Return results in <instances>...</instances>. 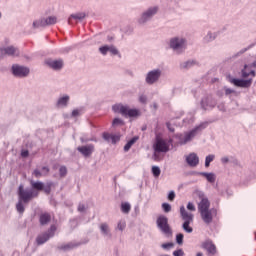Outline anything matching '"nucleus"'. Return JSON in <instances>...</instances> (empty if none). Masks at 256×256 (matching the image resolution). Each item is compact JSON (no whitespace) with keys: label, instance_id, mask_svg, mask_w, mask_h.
<instances>
[{"label":"nucleus","instance_id":"62","mask_svg":"<svg viewBox=\"0 0 256 256\" xmlns=\"http://www.w3.org/2000/svg\"><path fill=\"white\" fill-rule=\"evenodd\" d=\"M1 16H2V15H1V12H0V19H1Z\"/></svg>","mask_w":256,"mask_h":256},{"label":"nucleus","instance_id":"19","mask_svg":"<svg viewBox=\"0 0 256 256\" xmlns=\"http://www.w3.org/2000/svg\"><path fill=\"white\" fill-rule=\"evenodd\" d=\"M102 137H103L104 141H107L108 143H109V141H111V143L113 145H115L116 143H119V141H121L120 135L110 134L109 132H104L102 134Z\"/></svg>","mask_w":256,"mask_h":256},{"label":"nucleus","instance_id":"24","mask_svg":"<svg viewBox=\"0 0 256 256\" xmlns=\"http://www.w3.org/2000/svg\"><path fill=\"white\" fill-rule=\"evenodd\" d=\"M75 247H79V244L69 242L67 244H62V245L58 246V249L60 251H71V249H75Z\"/></svg>","mask_w":256,"mask_h":256},{"label":"nucleus","instance_id":"22","mask_svg":"<svg viewBox=\"0 0 256 256\" xmlns=\"http://www.w3.org/2000/svg\"><path fill=\"white\" fill-rule=\"evenodd\" d=\"M4 49H5L6 56L8 55V57H19L21 53L19 51V48L15 46H7Z\"/></svg>","mask_w":256,"mask_h":256},{"label":"nucleus","instance_id":"47","mask_svg":"<svg viewBox=\"0 0 256 256\" xmlns=\"http://www.w3.org/2000/svg\"><path fill=\"white\" fill-rule=\"evenodd\" d=\"M168 200L169 201H175V191H170L168 194Z\"/></svg>","mask_w":256,"mask_h":256},{"label":"nucleus","instance_id":"42","mask_svg":"<svg viewBox=\"0 0 256 256\" xmlns=\"http://www.w3.org/2000/svg\"><path fill=\"white\" fill-rule=\"evenodd\" d=\"M125 227H126L125 221H120V222H118V224H117V229H118L119 231H124V230H125Z\"/></svg>","mask_w":256,"mask_h":256},{"label":"nucleus","instance_id":"59","mask_svg":"<svg viewBox=\"0 0 256 256\" xmlns=\"http://www.w3.org/2000/svg\"><path fill=\"white\" fill-rule=\"evenodd\" d=\"M196 256H203V253L198 252V253L196 254Z\"/></svg>","mask_w":256,"mask_h":256},{"label":"nucleus","instance_id":"13","mask_svg":"<svg viewBox=\"0 0 256 256\" xmlns=\"http://www.w3.org/2000/svg\"><path fill=\"white\" fill-rule=\"evenodd\" d=\"M57 23V17L49 16L48 18H43L38 21L33 22L34 29H39V27H47V25H55Z\"/></svg>","mask_w":256,"mask_h":256},{"label":"nucleus","instance_id":"31","mask_svg":"<svg viewBox=\"0 0 256 256\" xmlns=\"http://www.w3.org/2000/svg\"><path fill=\"white\" fill-rule=\"evenodd\" d=\"M84 113H85V108L81 107V108L74 109L71 115L72 117H79V115H83Z\"/></svg>","mask_w":256,"mask_h":256},{"label":"nucleus","instance_id":"15","mask_svg":"<svg viewBox=\"0 0 256 256\" xmlns=\"http://www.w3.org/2000/svg\"><path fill=\"white\" fill-rule=\"evenodd\" d=\"M29 68L19 65L12 66V73L14 77H27L29 75Z\"/></svg>","mask_w":256,"mask_h":256},{"label":"nucleus","instance_id":"17","mask_svg":"<svg viewBox=\"0 0 256 256\" xmlns=\"http://www.w3.org/2000/svg\"><path fill=\"white\" fill-rule=\"evenodd\" d=\"M77 151H79V153H81L84 157H91L95 151V145L88 144L86 146H80L77 148Z\"/></svg>","mask_w":256,"mask_h":256},{"label":"nucleus","instance_id":"16","mask_svg":"<svg viewBox=\"0 0 256 256\" xmlns=\"http://www.w3.org/2000/svg\"><path fill=\"white\" fill-rule=\"evenodd\" d=\"M202 249H205L207 251V254L209 256H214L217 254V246L213 244V241L206 240L202 243Z\"/></svg>","mask_w":256,"mask_h":256},{"label":"nucleus","instance_id":"29","mask_svg":"<svg viewBox=\"0 0 256 256\" xmlns=\"http://www.w3.org/2000/svg\"><path fill=\"white\" fill-rule=\"evenodd\" d=\"M250 71H251V66L245 64L244 68L240 72V75H241L242 79H247V77L250 76Z\"/></svg>","mask_w":256,"mask_h":256},{"label":"nucleus","instance_id":"61","mask_svg":"<svg viewBox=\"0 0 256 256\" xmlns=\"http://www.w3.org/2000/svg\"><path fill=\"white\" fill-rule=\"evenodd\" d=\"M169 130L172 131V132L174 131L172 128H169Z\"/></svg>","mask_w":256,"mask_h":256},{"label":"nucleus","instance_id":"10","mask_svg":"<svg viewBox=\"0 0 256 256\" xmlns=\"http://www.w3.org/2000/svg\"><path fill=\"white\" fill-rule=\"evenodd\" d=\"M159 11V7L154 6L148 8L146 11H144L141 15V17L138 20V23L143 24L147 23V21H151L155 15H157V12Z\"/></svg>","mask_w":256,"mask_h":256},{"label":"nucleus","instance_id":"2","mask_svg":"<svg viewBox=\"0 0 256 256\" xmlns=\"http://www.w3.org/2000/svg\"><path fill=\"white\" fill-rule=\"evenodd\" d=\"M209 207H211V202H209V199L207 198H202L200 203H198V211L205 225H211V223H213V219L217 217V209H210Z\"/></svg>","mask_w":256,"mask_h":256},{"label":"nucleus","instance_id":"21","mask_svg":"<svg viewBox=\"0 0 256 256\" xmlns=\"http://www.w3.org/2000/svg\"><path fill=\"white\" fill-rule=\"evenodd\" d=\"M46 65L51 69H54V71H59L63 69V60H48Z\"/></svg>","mask_w":256,"mask_h":256},{"label":"nucleus","instance_id":"56","mask_svg":"<svg viewBox=\"0 0 256 256\" xmlns=\"http://www.w3.org/2000/svg\"><path fill=\"white\" fill-rule=\"evenodd\" d=\"M219 111H225V104L218 105Z\"/></svg>","mask_w":256,"mask_h":256},{"label":"nucleus","instance_id":"25","mask_svg":"<svg viewBox=\"0 0 256 256\" xmlns=\"http://www.w3.org/2000/svg\"><path fill=\"white\" fill-rule=\"evenodd\" d=\"M198 175H201V177H205L207 179L208 183H214L215 182V174L209 173V172H198Z\"/></svg>","mask_w":256,"mask_h":256},{"label":"nucleus","instance_id":"54","mask_svg":"<svg viewBox=\"0 0 256 256\" xmlns=\"http://www.w3.org/2000/svg\"><path fill=\"white\" fill-rule=\"evenodd\" d=\"M21 156L22 157H29V151H27V150L22 151Z\"/></svg>","mask_w":256,"mask_h":256},{"label":"nucleus","instance_id":"36","mask_svg":"<svg viewBox=\"0 0 256 256\" xmlns=\"http://www.w3.org/2000/svg\"><path fill=\"white\" fill-rule=\"evenodd\" d=\"M162 209H163L164 213H171V204L162 203Z\"/></svg>","mask_w":256,"mask_h":256},{"label":"nucleus","instance_id":"20","mask_svg":"<svg viewBox=\"0 0 256 256\" xmlns=\"http://www.w3.org/2000/svg\"><path fill=\"white\" fill-rule=\"evenodd\" d=\"M100 233L103 235V237H107L108 239H111L113 237V234H111V228L109 227V224L107 223H101L99 226Z\"/></svg>","mask_w":256,"mask_h":256},{"label":"nucleus","instance_id":"9","mask_svg":"<svg viewBox=\"0 0 256 256\" xmlns=\"http://www.w3.org/2000/svg\"><path fill=\"white\" fill-rule=\"evenodd\" d=\"M228 81L232 83V85H235V87H241L242 89H249V87L253 85V78L245 80L228 76Z\"/></svg>","mask_w":256,"mask_h":256},{"label":"nucleus","instance_id":"26","mask_svg":"<svg viewBox=\"0 0 256 256\" xmlns=\"http://www.w3.org/2000/svg\"><path fill=\"white\" fill-rule=\"evenodd\" d=\"M40 225H47L51 221V214L45 212L42 213L39 217Z\"/></svg>","mask_w":256,"mask_h":256},{"label":"nucleus","instance_id":"7","mask_svg":"<svg viewBox=\"0 0 256 256\" xmlns=\"http://www.w3.org/2000/svg\"><path fill=\"white\" fill-rule=\"evenodd\" d=\"M156 224L158 229L164 233V235H171L173 232L171 231V226H169V218L165 215H160L157 220Z\"/></svg>","mask_w":256,"mask_h":256},{"label":"nucleus","instance_id":"34","mask_svg":"<svg viewBox=\"0 0 256 256\" xmlns=\"http://www.w3.org/2000/svg\"><path fill=\"white\" fill-rule=\"evenodd\" d=\"M223 90H224V93H225L226 96L237 95V91H235L231 88H228L227 86H224Z\"/></svg>","mask_w":256,"mask_h":256},{"label":"nucleus","instance_id":"1","mask_svg":"<svg viewBox=\"0 0 256 256\" xmlns=\"http://www.w3.org/2000/svg\"><path fill=\"white\" fill-rule=\"evenodd\" d=\"M31 188H26L23 184H20L18 187V202L16 204V211L18 213H25L24 204L29 203L31 199H35V197H39V191H44L46 195L51 193V188L53 187V182H47L46 185L41 181H30Z\"/></svg>","mask_w":256,"mask_h":256},{"label":"nucleus","instance_id":"30","mask_svg":"<svg viewBox=\"0 0 256 256\" xmlns=\"http://www.w3.org/2000/svg\"><path fill=\"white\" fill-rule=\"evenodd\" d=\"M84 17H85V13L72 14L68 19V23L69 25H71V19H76L77 21H83Z\"/></svg>","mask_w":256,"mask_h":256},{"label":"nucleus","instance_id":"55","mask_svg":"<svg viewBox=\"0 0 256 256\" xmlns=\"http://www.w3.org/2000/svg\"><path fill=\"white\" fill-rule=\"evenodd\" d=\"M248 49L247 48H244L242 50H240L237 54H236V57L239 56V55H243V53H246Z\"/></svg>","mask_w":256,"mask_h":256},{"label":"nucleus","instance_id":"8","mask_svg":"<svg viewBox=\"0 0 256 256\" xmlns=\"http://www.w3.org/2000/svg\"><path fill=\"white\" fill-rule=\"evenodd\" d=\"M55 231H57V227L55 225L50 226L49 230L45 233H42L36 237L37 245H44L51 239V237H55Z\"/></svg>","mask_w":256,"mask_h":256},{"label":"nucleus","instance_id":"40","mask_svg":"<svg viewBox=\"0 0 256 256\" xmlns=\"http://www.w3.org/2000/svg\"><path fill=\"white\" fill-rule=\"evenodd\" d=\"M183 237L184 235L181 233L176 235V242L178 243V245H183Z\"/></svg>","mask_w":256,"mask_h":256},{"label":"nucleus","instance_id":"23","mask_svg":"<svg viewBox=\"0 0 256 256\" xmlns=\"http://www.w3.org/2000/svg\"><path fill=\"white\" fill-rule=\"evenodd\" d=\"M70 97L69 95H64L60 97L56 103L57 107H67L69 105Z\"/></svg>","mask_w":256,"mask_h":256},{"label":"nucleus","instance_id":"12","mask_svg":"<svg viewBox=\"0 0 256 256\" xmlns=\"http://www.w3.org/2000/svg\"><path fill=\"white\" fill-rule=\"evenodd\" d=\"M162 73L163 72L159 68L149 71L146 74V78H145L147 85H155V83H157V81L161 79Z\"/></svg>","mask_w":256,"mask_h":256},{"label":"nucleus","instance_id":"51","mask_svg":"<svg viewBox=\"0 0 256 256\" xmlns=\"http://www.w3.org/2000/svg\"><path fill=\"white\" fill-rule=\"evenodd\" d=\"M49 174V167L44 166L42 167V175H48Z\"/></svg>","mask_w":256,"mask_h":256},{"label":"nucleus","instance_id":"50","mask_svg":"<svg viewBox=\"0 0 256 256\" xmlns=\"http://www.w3.org/2000/svg\"><path fill=\"white\" fill-rule=\"evenodd\" d=\"M85 204H79L78 205V211L80 212V213H83V212H85Z\"/></svg>","mask_w":256,"mask_h":256},{"label":"nucleus","instance_id":"27","mask_svg":"<svg viewBox=\"0 0 256 256\" xmlns=\"http://www.w3.org/2000/svg\"><path fill=\"white\" fill-rule=\"evenodd\" d=\"M137 141H139V136H134L131 140H129L124 146L125 153H127L131 147L137 143Z\"/></svg>","mask_w":256,"mask_h":256},{"label":"nucleus","instance_id":"45","mask_svg":"<svg viewBox=\"0 0 256 256\" xmlns=\"http://www.w3.org/2000/svg\"><path fill=\"white\" fill-rule=\"evenodd\" d=\"M187 209L188 211H197V209L195 208V204H193L192 202H188Z\"/></svg>","mask_w":256,"mask_h":256},{"label":"nucleus","instance_id":"14","mask_svg":"<svg viewBox=\"0 0 256 256\" xmlns=\"http://www.w3.org/2000/svg\"><path fill=\"white\" fill-rule=\"evenodd\" d=\"M216 105L217 100H215L211 96H207L206 98H203L201 101V107L205 111H211V109H215Z\"/></svg>","mask_w":256,"mask_h":256},{"label":"nucleus","instance_id":"53","mask_svg":"<svg viewBox=\"0 0 256 256\" xmlns=\"http://www.w3.org/2000/svg\"><path fill=\"white\" fill-rule=\"evenodd\" d=\"M6 56L5 48H0V59Z\"/></svg>","mask_w":256,"mask_h":256},{"label":"nucleus","instance_id":"32","mask_svg":"<svg viewBox=\"0 0 256 256\" xmlns=\"http://www.w3.org/2000/svg\"><path fill=\"white\" fill-rule=\"evenodd\" d=\"M121 211L122 213H129V211H131V204H129L128 202L122 203Z\"/></svg>","mask_w":256,"mask_h":256},{"label":"nucleus","instance_id":"6","mask_svg":"<svg viewBox=\"0 0 256 256\" xmlns=\"http://www.w3.org/2000/svg\"><path fill=\"white\" fill-rule=\"evenodd\" d=\"M180 217L182 219V229L185 231V233H191L193 231V227H191V223H193L195 216L193 213H190L187 211L185 206H180Z\"/></svg>","mask_w":256,"mask_h":256},{"label":"nucleus","instance_id":"58","mask_svg":"<svg viewBox=\"0 0 256 256\" xmlns=\"http://www.w3.org/2000/svg\"><path fill=\"white\" fill-rule=\"evenodd\" d=\"M87 141H97V140H95V139L91 138V139H87V140H85V142H87Z\"/></svg>","mask_w":256,"mask_h":256},{"label":"nucleus","instance_id":"41","mask_svg":"<svg viewBox=\"0 0 256 256\" xmlns=\"http://www.w3.org/2000/svg\"><path fill=\"white\" fill-rule=\"evenodd\" d=\"M108 51L110 53H112V55H118L119 50H117V48H115V46H108Z\"/></svg>","mask_w":256,"mask_h":256},{"label":"nucleus","instance_id":"28","mask_svg":"<svg viewBox=\"0 0 256 256\" xmlns=\"http://www.w3.org/2000/svg\"><path fill=\"white\" fill-rule=\"evenodd\" d=\"M217 39V33L209 31L207 35L204 36L203 41L205 43H211L212 41H215Z\"/></svg>","mask_w":256,"mask_h":256},{"label":"nucleus","instance_id":"11","mask_svg":"<svg viewBox=\"0 0 256 256\" xmlns=\"http://www.w3.org/2000/svg\"><path fill=\"white\" fill-rule=\"evenodd\" d=\"M153 149L155 151L154 156H156L157 153H167L169 151V145L163 138L156 137Z\"/></svg>","mask_w":256,"mask_h":256},{"label":"nucleus","instance_id":"43","mask_svg":"<svg viewBox=\"0 0 256 256\" xmlns=\"http://www.w3.org/2000/svg\"><path fill=\"white\" fill-rule=\"evenodd\" d=\"M139 103H142V105H145L147 103V96L144 94H141L139 96Z\"/></svg>","mask_w":256,"mask_h":256},{"label":"nucleus","instance_id":"4","mask_svg":"<svg viewBox=\"0 0 256 256\" xmlns=\"http://www.w3.org/2000/svg\"><path fill=\"white\" fill-rule=\"evenodd\" d=\"M169 47L174 53L181 55L187 50V38L181 36L172 37L169 41Z\"/></svg>","mask_w":256,"mask_h":256},{"label":"nucleus","instance_id":"44","mask_svg":"<svg viewBox=\"0 0 256 256\" xmlns=\"http://www.w3.org/2000/svg\"><path fill=\"white\" fill-rule=\"evenodd\" d=\"M33 175L36 177V179H39V177H43V173L39 169H35L33 171Z\"/></svg>","mask_w":256,"mask_h":256},{"label":"nucleus","instance_id":"39","mask_svg":"<svg viewBox=\"0 0 256 256\" xmlns=\"http://www.w3.org/2000/svg\"><path fill=\"white\" fill-rule=\"evenodd\" d=\"M113 127H117L119 125H123V120L121 118H115L112 122Z\"/></svg>","mask_w":256,"mask_h":256},{"label":"nucleus","instance_id":"5","mask_svg":"<svg viewBox=\"0 0 256 256\" xmlns=\"http://www.w3.org/2000/svg\"><path fill=\"white\" fill-rule=\"evenodd\" d=\"M112 110L114 113H120L122 117H141V110L135 108L131 109L129 106L123 104L113 105Z\"/></svg>","mask_w":256,"mask_h":256},{"label":"nucleus","instance_id":"37","mask_svg":"<svg viewBox=\"0 0 256 256\" xmlns=\"http://www.w3.org/2000/svg\"><path fill=\"white\" fill-rule=\"evenodd\" d=\"M99 51L102 55H107L109 53V45L101 46Z\"/></svg>","mask_w":256,"mask_h":256},{"label":"nucleus","instance_id":"48","mask_svg":"<svg viewBox=\"0 0 256 256\" xmlns=\"http://www.w3.org/2000/svg\"><path fill=\"white\" fill-rule=\"evenodd\" d=\"M171 247H173V243L162 244V249H171Z\"/></svg>","mask_w":256,"mask_h":256},{"label":"nucleus","instance_id":"18","mask_svg":"<svg viewBox=\"0 0 256 256\" xmlns=\"http://www.w3.org/2000/svg\"><path fill=\"white\" fill-rule=\"evenodd\" d=\"M186 163L189 167H197L199 165V156L197 153L192 152L186 156Z\"/></svg>","mask_w":256,"mask_h":256},{"label":"nucleus","instance_id":"57","mask_svg":"<svg viewBox=\"0 0 256 256\" xmlns=\"http://www.w3.org/2000/svg\"><path fill=\"white\" fill-rule=\"evenodd\" d=\"M250 76H251V77H255V76H256L255 70H253V69H251V68H250Z\"/></svg>","mask_w":256,"mask_h":256},{"label":"nucleus","instance_id":"3","mask_svg":"<svg viewBox=\"0 0 256 256\" xmlns=\"http://www.w3.org/2000/svg\"><path fill=\"white\" fill-rule=\"evenodd\" d=\"M208 125V122H202L189 132H185L184 135L180 134L178 137L179 143L181 145H187V143H189V141H193V139H195V137H197V135H199L203 129H207Z\"/></svg>","mask_w":256,"mask_h":256},{"label":"nucleus","instance_id":"49","mask_svg":"<svg viewBox=\"0 0 256 256\" xmlns=\"http://www.w3.org/2000/svg\"><path fill=\"white\" fill-rule=\"evenodd\" d=\"M221 163L223 165H227V163H229V157H227V156L222 157L221 158Z\"/></svg>","mask_w":256,"mask_h":256},{"label":"nucleus","instance_id":"35","mask_svg":"<svg viewBox=\"0 0 256 256\" xmlns=\"http://www.w3.org/2000/svg\"><path fill=\"white\" fill-rule=\"evenodd\" d=\"M152 175L159 177V175H161V168H159V166H152Z\"/></svg>","mask_w":256,"mask_h":256},{"label":"nucleus","instance_id":"60","mask_svg":"<svg viewBox=\"0 0 256 256\" xmlns=\"http://www.w3.org/2000/svg\"><path fill=\"white\" fill-rule=\"evenodd\" d=\"M252 67H256V61L252 63Z\"/></svg>","mask_w":256,"mask_h":256},{"label":"nucleus","instance_id":"46","mask_svg":"<svg viewBox=\"0 0 256 256\" xmlns=\"http://www.w3.org/2000/svg\"><path fill=\"white\" fill-rule=\"evenodd\" d=\"M174 256H184L185 252H183V249H178L173 252Z\"/></svg>","mask_w":256,"mask_h":256},{"label":"nucleus","instance_id":"38","mask_svg":"<svg viewBox=\"0 0 256 256\" xmlns=\"http://www.w3.org/2000/svg\"><path fill=\"white\" fill-rule=\"evenodd\" d=\"M59 175H60V177H66L67 176V167L61 166L59 168Z\"/></svg>","mask_w":256,"mask_h":256},{"label":"nucleus","instance_id":"33","mask_svg":"<svg viewBox=\"0 0 256 256\" xmlns=\"http://www.w3.org/2000/svg\"><path fill=\"white\" fill-rule=\"evenodd\" d=\"M212 161H215V155L209 154L208 156H206L205 167H209V165H211Z\"/></svg>","mask_w":256,"mask_h":256},{"label":"nucleus","instance_id":"52","mask_svg":"<svg viewBox=\"0 0 256 256\" xmlns=\"http://www.w3.org/2000/svg\"><path fill=\"white\" fill-rule=\"evenodd\" d=\"M193 66V61H187L186 63H184V68L188 69V67H192Z\"/></svg>","mask_w":256,"mask_h":256}]
</instances>
